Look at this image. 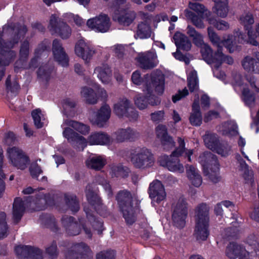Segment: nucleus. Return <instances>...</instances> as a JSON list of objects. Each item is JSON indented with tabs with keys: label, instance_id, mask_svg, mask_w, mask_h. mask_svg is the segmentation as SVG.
Returning <instances> with one entry per match:
<instances>
[{
	"label": "nucleus",
	"instance_id": "nucleus-2",
	"mask_svg": "<svg viewBox=\"0 0 259 259\" xmlns=\"http://www.w3.org/2000/svg\"><path fill=\"white\" fill-rule=\"evenodd\" d=\"M178 142L179 147L169 156L162 155L158 159L159 164L166 167L169 171L175 172L183 173L184 168L180 162L178 156L184 155L187 157L188 160L191 161V156L193 151L191 149H187L185 147V141L182 138H178Z\"/></svg>",
	"mask_w": 259,
	"mask_h": 259
},
{
	"label": "nucleus",
	"instance_id": "nucleus-26",
	"mask_svg": "<svg viewBox=\"0 0 259 259\" xmlns=\"http://www.w3.org/2000/svg\"><path fill=\"white\" fill-rule=\"evenodd\" d=\"M52 51L55 60L63 67L68 65V58L60 40L55 39L53 42Z\"/></svg>",
	"mask_w": 259,
	"mask_h": 259
},
{
	"label": "nucleus",
	"instance_id": "nucleus-39",
	"mask_svg": "<svg viewBox=\"0 0 259 259\" xmlns=\"http://www.w3.org/2000/svg\"><path fill=\"white\" fill-rule=\"evenodd\" d=\"M62 224L65 227H68L67 232L70 235H78L80 231L76 223H73V218L71 217L65 216L62 219Z\"/></svg>",
	"mask_w": 259,
	"mask_h": 259
},
{
	"label": "nucleus",
	"instance_id": "nucleus-49",
	"mask_svg": "<svg viewBox=\"0 0 259 259\" xmlns=\"http://www.w3.org/2000/svg\"><path fill=\"white\" fill-rule=\"evenodd\" d=\"M84 211L86 212L88 219L89 220L91 224H93V226L95 229L97 230L98 233H101L103 227V223L101 221L96 220L92 213H91L87 208H84Z\"/></svg>",
	"mask_w": 259,
	"mask_h": 259
},
{
	"label": "nucleus",
	"instance_id": "nucleus-9",
	"mask_svg": "<svg viewBox=\"0 0 259 259\" xmlns=\"http://www.w3.org/2000/svg\"><path fill=\"white\" fill-rule=\"evenodd\" d=\"M200 52L205 61L211 65L214 75L218 78H223L224 76L223 73H221L219 76L218 75V68L222 64L223 57L221 51L218 50L217 52L213 54L210 47L207 44H205L200 47Z\"/></svg>",
	"mask_w": 259,
	"mask_h": 259
},
{
	"label": "nucleus",
	"instance_id": "nucleus-1",
	"mask_svg": "<svg viewBox=\"0 0 259 259\" xmlns=\"http://www.w3.org/2000/svg\"><path fill=\"white\" fill-rule=\"evenodd\" d=\"M63 135L67 139L69 143L79 151L83 150L88 144L90 145H104L109 144L110 142V137L102 132H93L86 139L72 129L65 127L63 131Z\"/></svg>",
	"mask_w": 259,
	"mask_h": 259
},
{
	"label": "nucleus",
	"instance_id": "nucleus-43",
	"mask_svg": "<svg viewBox=\"0 0 259 259\" xmlns=\"http://www.w3.org/2000/svg\"><path fill=\"white\" fill-rule=\"evenodd\" d=\"M187 34L193 38L194 44L199 47H201L203 45H205L203 41V36L196 31L192 26H188L187 28Z\"/></svg>",
	"mask_w": 259,
	"mask_h": 259
},
{
	"label": "nucleus",
	"instance_id": "nucleus-64",
	"mask_svg": "<svg viewBox=\"0 0 259 259\" xmlns=\"http://www.w3.org/2000/svg\"><path fill=\"white\" fill-rule=\"evenodd\" d=\"M66 16L69 21L73 20L78 26H81L84 23L83 20L78 15H74L72 13L67 14Z\"/></svg>",
	"mask_w": 259,
	"mask_h": 259
},
{
	"label": "nucleus",
	"instance_id": "nucleus-30",
	"mask_svg": "<svg viewBox=\"0 0 259 259\" xmlns=\"http://www.w3.org/2000/svg\"><path fill=\"white\" fill-rule=\"evenodd\" d=\"M187 176L191 184L196 187H199L202 182L198 170L192 165L186 166Z\"/></svg>",
	"mask_w": 259,
	"mask_h": 259
},
{
	"label": "nucleus",
	"instance_id": "nucleus-8",
	"mask_svg": "<svg viewBox=\"0 0 259 259\" xmlns=\"http://www.w3.org/2000/svg\"><path fill=\"white\" fill-rule=\"evenodd\" d=\"M130 158L131 162L137 168H145L152 166L154 158L150 150L145 147L132 149Z\"/></svg>",
	"mask_w": 259,
	"mask_h": 259
},
{
	"label": "nucleus",
	"instance_id": "nucleus-29",
	"mask_svg": "<svg viewBox=\"0 0 259 259\" xmlns=\"http://www.w3.org/2000/svg\"><path fill=\"white\" fill-rule=\"evenodd\" d=\"M63 128V131L65 127L73 128L74 130L83 135H86L90 131V127L85 124L74 120L64 119L63 122L61 125Z\"/></svg>",
	"mask_w": 259,
	"mask_h": 259
},
{
	"label": "nucleus",
	"instance_id": "nucleus-11",
	"mask_svg": "<svg viewBox=\"0 0 259 259\" xmlns=\"http://www.w3.org/2000/svg\"><path fill=\"white\" fill-rule=\"evenodd\" d=\"M31 199V197L28 198L29 200ZM47 202L46 196L42 192L37 194L36 200H33L32 202L30 200L28 201V199L25 202L20 198H16L13 203V215L14 220L18 222L21 219L26 207L28 206V203H30L29 206H32L33 204L35 205L46 204Z\"/></svg>",
	"mask_w": 259,
	"mask_h": 259
},
{
	"label": "nucleus",
	"instance_id": "nucleus-31",
	"mask_svg": "<svg viewBox=\"0 0 259 259\" xmlns=\"http://www.w3.org/2000/svg\"><path fill=\"white\" fill-rule=\"evenodd\" d=\"M243 69L247 72L259 74V61L250 57H246L242 61Z\"/></svg>",
	"mask_w": 259,
	"mask_h": 259
},
{
	"label": "nucleus",
	"instance_id": "nucleus-3",
	"mask_svg": "<svg viewBox=\"0 0 259 259\" xmlns=\"http://www.w3.org/2000/svg\"><path fill=\"white\" fill-rule=\"evenodd\" d=\"M249 86L255 94H259V83L254 76L243 79L240 75L236 76L234 87L239 88L241 91V99L245 105L250 108L255 105V97L254 93L249 89Z\"/></svg>",
	"mask_w": 259,
	"mask_h": 259
},
{
	"label": "nucleus",
	"instance_id": "nucleus-40",
	"mask_svg": "<svg viewBox=\"0 0 259 259\" xmlns=\"http://www.w3.org/2000/svg\"><path fill=\"white\" fill-rule=\"evenodd\" d=\"M86 163L89 167L99 170L106 164V160L101 156H95L89 158Z\"/></svg>",
	"mask_w": 259,
	"mask_h": 259
},
{
	"label": "nucleus",
	"instance_id": "nucleus-19",
	"mask_svg": "<svg viewBox=\"0 0 259 259\" xmlns=\"http://www.w3.org/2000/svg\"><path fill=\"white\" fill-rule=\"evenodd\" d=\"M48 27L53 33H58L62 38H68L71 34L70 27L63 22L58 21V18L54 15L50 18Z\"/></svg>",
	"mask_w": 259,
	"mask_h": 259
},
{
	"label": "nucleus",
	"instance_id": "nucleus-16",
	"mask_svg": "<svg viewBox=\"0 0 259 259\" xmlns=\"http://www.w3.org/2000/svg\"><path fill=\"white\" fill-rule=\"evenodd\" d=\"M75 54L84 60L85 63L90 62L95 53L92 45L84 39H80L75 47Z\"/></svg>",
	"mask_w": 259,
	"mask_h": 259
},
{
	"label": "nucleus",
	"instance_id": "nucleus-22",
	"mask_svg": "<svg viewBox=\"0 0 259 259\" xmlns=\"http://www.w3.org/2000/svg\"><path fill=\"white\" fill-rule=\"evenodd\" d=\"M8 44L3 45L2 42V34L0 33V80L4 74L3 66L8 65L10 61L15 57L14 51L9 50Z\"/></svg>",
	"mask_w": 259,
	"mask_h": 259
},
{
	"label": "nucleus",
	"instance_id": "nucleus-54",
	"mask_svg": "<svg viewBox=\"0 0 259 259\" xmlns=\"http://www.w3.org/2000/svg\"><path fill=\"white\" fill-rule=\"evenodd\" d=\"M230 146L227 143H220L215 148L214 152L217 153L222 156H227L230 153Z\"/></svg>",
	"mask_w": 259,
	"mask_h": 259
},
{
	"label": "nucleus",
	"instance_id": "nucleus-28",
	"mask_svg": "<svg viewBox=\"0 0 259 259\" xmlns=\"http://www.w3.org/2000/svg\"><path fill=\"white\" fill-rule=\"evenodd\" d=\"M140 66L144 69H150L157 65L158 61L154 52L142 54L139 58Z\"/></svg>",
	"mask_w": 259,
	"mask_h": 259
},
{
	"label": "nucleus",
	"instance_id": "nucleus-62",
	"mask_svg": "<svg viewBox=\"0 0 259 259\" xmlns=\"http://www.w3.org/2000/svg\"><path fill=\"white\" fill-rule=\"evenodd\" d=\"M98 181L99 184L101 185L103 187L105 190L107 192L108 195L109 197L111 196L112 195V193L111 191V187L110 185L107 182V180L103 178H99Z\"/></svg>",
	"mask_w": 259,
	"mask_h": 259
},
{
	"label": "nucleus",
	"instance_id": "nucleus-52",
	"mask_svg": "<svg viewBox=\"0 0 259 259\" xmlns=\"http://www.w3.org/2000/svg\"><path fill=\"white\" fill-rule=\"evenodd\" d=\"M6 214L0 213V239L7 236L8 226L6 221Z\"/></svg>",
	"mask_w": 259,
	"mask_h": 259
},
{
	"label": "nucleus",
	"instance_id": "nucleus-57",
	"mask_svg": "<svg viewBox=\"0 0 259 259\" xmlns=\"http://www.w3.org/2000/svg\"><path fill=\"white\" fill-rule=\"evenodd\" d=\"M14 31L17 32V38L15 39L13 42H10L8 44V48L10 49L12 48L15 44L18 43V39L20 38L21 36H23L25 34L27 31V29L25 26L23 25L21 26L20 28H15Z\"/></svg>",
	"mask_w": 259,
	"mask_h": 259
},
{
	"label": "nucleus",
	"instance_id": "nucleus-46",
	"mask_svg": "<svg viewBox=\"0 0 259 259\" xmlns=\"http://www.w3.org/2000/svg\"><path fill=\"white\" fill-rule=\"evenodd\" d=\"M81 96L86 100V101L90 104H95L97 102V99L94 90L84 87L82 88L81 91Z\"/></svg>",
	"mask_w": 259,
	"mask_h": 259
},
{
	"label": "nucleus",
	"instance_id": "nucleus-42",
	"mask_svg": "<svg viewBox=\"0 0 259 259\" xmlns=\"http://www.w3.org/2000/svg\"><path fill=\"white\" fill-rule=\"evenodd\" d=\"M136 15L134 12L127 11L121 16H118L117 14H115L113 19L122 25L128 26L133 21Z\"/></svg>",
	"mask_w": 259,
	"mask_h": 259
},
{
	"label": "nucleus",
	"instance_id": "nucleus-18",
	"mask_svg": "<svg viewBox=\"0 0 259 259\" xmlns=\"http://www.w3.org/2000/svg\"><path fill=\"white\" fill-rule=\"evenodd\" d=\"M226 254L230 259H253L252 253L249 252L241 245L236 243H231L227 247Z\"/></svg>",
	"mask_w": 259,
	"mask_h": 259
},
{
	"label": "nucleus",
	"instance_id": "nucleus-33",
	"mask_svg": "<svg viewBox=\"0 0 259 259\" xmlns=\"http://www.w3.org/2000/svg\"><path fill=\"white\" fill-rule=\"evenodd\" d=\"M198 98L195 100L192 105V111L189 117L191 124L195 126H199L202 123V116L200 110Z\"/></svg>",
	"mask_w": 259,
	"mask_h": 259
},
{
	"label": "nucleus",
	"instance_id": "nucleus-45",
	"mask_svg": "<svg viewBox=\"0 0 259 259\" xmlns=\"http://www.w3.org/2000/svg\"><path fill=\"white\" fill-rule=\"evenodd\" d=\"M31 115L35 126L37 128L42 127L47 123L45 115L39 109H36L32 111Z\"/></svg>",
	"mask_w": 259,
	"mask_h": 259
},
{
	"label": "nucleus",
	"instance_id": "nucleus-24",
	"mask_svg": "<svg viewBox=\"0 0 259 259\" xmlns=\"http://www.w3.org/2000/svg\"><path fill=\"white\" fill-rule=\"evenodd\" d=\"M149 193L153 202L157 203L163 200L166 193L163 185L159 181H154L150 185Z\"/></svg>",
	"mask_w": 259,
	"mask_h": 259
},
{
	"label": "nucleus",
	"instance_id": "nucleus-32",
	"mask_svg": "<svg viewBox=\"0 0 259 259\" xmlns=\"http://www.w3.org/2000/svg\"><path fill=\"white\" fill-rule=\"evenodd\" d=\"M173 39L178 49L187 51L190 50L192 46L191 42L184 34L179 32H176Z\"/></svg>",
	"mask_w": 259,
	"mask_h": 259
},
{
	"label": "nucleus",
	"instance_id": "nucleus-25",
	"mask_svg": "<svg viewBox=\"0 0 259 259\" xmlns=\"http://www.w3.org/2000/svg\"><path fill=\"white\" fill-rule=\"evenodd\" d=\"M115 140L118 142L134 141L140 136L139 133L131 127L120 128L114 134Z\"/></svg>",
	"mask_w": 259,
	"mask_h": 259
},
{
	"label": "nucleus",
	"instance_id": "nucleus-5",
	"mask_svg": "<svg viewBox=\"0 0 259 259\" xmlns=\"http://www.w3.org/2000/svg\"><path fill=\"white\" fill-rule=\"evenodd\" d=\"M117 200L126 223L132 224L135 221V212L139 206V201L136 198L134 199L130 193L126 191L119 192Z\"/></svg>",
	"mask_w": 259,
	"mask_h": 259
},
{
	"label": "nucleus",
	"instance_id": "nucleus-61",
	"mask_svg": "<svg viewBox=\"0 0 259 259\" xmlns=\"http://www.w3.org/2000/svg\"><path fill=\"white\" fill-rule=\"evenodd\" d=\"M29 44L27 41H24L22 44L20 50V55L22 59H25L27 57L29 54Z\"/></svg>",
	"mask_w": 259,
	"mask_h": 259
},
{
	"label": "nucleus",
	"instance_id": "nucleus-34",
	"mask_svg": "<svg viewBox=\"0 0 259 259\" xmlns=\"http://www.w3.org/2000/svg\"><path fill=\"white\" fill-rule=\"evenodd\" d=\"M94 73L104 84H108L111 80V72L107 66H98L95 68Z\"/></svg>",
	"mask_w": 259,
	"mask_h": 259
},
{
	"label": "nucleus",
	"instance_id": "nucleus-47",
	"mask_svg": "<svg viewBox=\"0 0 259 259\" xmlns=\"http://www.w3.org/2000/svg\"><path fill=\"white\" fill-rule=\"evenodd\" d=\"M248 42L256 46L259 44V23L255 25L254 29H248L247 31Z\"/></svg>",
	"mask_w": 259,
	"mask_h": 259
},
{
	"label": "nucleus",
	"instance_id": "nucleus-13",
	"mask_svg": "<svg viewBox=\"0 0 259 259\" xmlns=\"http://www.w3.org/2000/svg\"><path fill=\"white\" fill-rule=\"evenodd\" d=\"M172 221L177 228H183L187 216V204L185 199L181 198L174 202L172 207Z\"/></svg>",
	"mask_w": 259,
	"mask_h": 259
},
{
	"label": "nucleus",
	"instance_id": "nucleus-44",
	"mask_svg": "<svg viewBox=\"0 0 259 259\" xmlns=\"http://www.w3.org/2000/svg\"><path fill=\"white\" fill-rule=\"evenodd\" d=\"M151 29L148 22H143L139 24L136 38H146L150 36Z\"/></svg>",
	"mask_w": 259,
	"mask_h": 259
},
{
	"label": "nucleus",
	"instance_id": "nucleus-12",
	"mask_svg": "<svg viewBox=\"0 0 259 259\" xmlns=\"http://www.w3.org/2000/svg\"><path fill=\"white\" fill-rule=\"evenodd\" d=\"M6 156L12 165L22 170L25 169L29 162L28 157L18 147H8L6 150Z\"/></svg>",
	"mask_w": 259,
	"mask_h": 259
},
{
	"label": "nucleus",
	"instance_id": "nucleus-37",
	"mask_svg": "<svg viewBox=\"0 0 259 259\" xmlns=\"http://www.w3.org/2000/svg\"><path fill=\"white\" fill-rule=\"evenodd\" d=\"M205 145L207 148L214 151L220 143L218 136L213 133L207 132L203 136Z\"/></svg>",
	"mask_w": 259,
	"mask_h": 259
},
{
	"label": "nucleus",
	"instance_id": "nucleus-59",
	"mask_svg": "<svg viewBox=\"0 0 259 259\" xmlns=\"http://www.w3.org/2000/svg\"><path fill=\"white\" fill-rule=\"evenodd\" d=\"M75 103L74 101L67 99L65 100L63 103V107L65 114L71 115V113H69L71 109L75 107Z\"/></svg>",
	"mask_w": 259,
	"mask_h": 259
},
{
	"label": "nucleus",
	"instance_id": "nucleus-41",
	"mask_svg": "<svg viewBox=\"0 0 259 259\" xmlns=\"http://www.w3.org/2000/svg\"><path fill=\"white\" fill-rule=\"evenodd\" d=\"M188 85L191 92L197 91L198 88V80L197 72L192 69L187 70Z\"/></svg>",
	"mask_w": 259,
	"mask_h": 259
},
{
	"label": "nucleus",
	"instance_id": "nucleus-6",
	"mask_svg": "<svg viewBox=\"0 0 259 259\" xmlns=\"http://www.w3.org/2000/svg\"><path fill=\"white\" fill-rule=\"evenodd\" d=\"M132 82L136 85H143L145 87L146 83L148 82V86L155 88V91L158 94H162L164 89V76L160 71L157 70L153 72L150 75H146L144 80L141 77V73L138 70L134 72L132 75Z\"/></svg>",
	"mask_w": 259,
	"mask_h": 259
},
{
	"label": "nucleus",
	"instance_id": "nucleus-36",
	"mask_svg": "<svg viewBox=\"0 0 259 259\" xmlns=\"http://www.w3.org/2000/svg\"><path fill=\"white\" fill-rule=\"evenodd\" d=\"M214 6L213 12L220 17H226L228 13L227 0H213Z\"/></svg>",
	"mask_w": 259,
	"mask_h": 259
},
{
	"label": "nucleus",
	"instance_id": "nucleus-58",
	"mask_svg": "<svg viewBox=\"0 0 259 259\" xmlns=\"http://www.w3.org/2000/svg\"><path fill=\"white\" fill-rule=\"evenodd\" d=\"M16 137L12 132H8L4 134L2 143L5 145H10L15 141Z\"/></svg>",
	"mask_w": 259,
	"mask_h": 259
},
{
	"label": "nucleus",
	"instance_id": "nucleus-50",
	"mask_svg": "<svg viewBox=\"0 0 259 259\" xmlns=\"http://www.w3.org/2000/svg\"><path fill=\"white\" fill-rule=\"evenodd\" d=\"M86 194L89 203L97 209L96 205H99L100 204V200L98 195L90 190V186L87 188Z\"/></svg>",
	"mask_w": 259,
	"mask_h": 259
},
{
	"label": "nucleus",
	"instance_id": "nucleus-63",
	"mask_svg": "<svg viewBox=\"0 0 259 259\" xmlns=\"http://www.w3.org/2000/svg\"><path fill=\"white\" fill-rule=\"evenodd\" d=\"M29 170L33 178L37 177L42 172L40 168L36 163H33L31 164Z\"/></svg>",
	"mask_w": 259,
	"mask_h": 259
},
{
	"label": "nucleus",
	"instance_id": "nucleus-51",
	"mask_svg": "<svg viewBox=\"0 0 259 259\" xmlns=\"http://www.w3.org/2000/svg\"><path fill=\"white\" fill-rule=\"evenodd\" d=\"M241 23L244 26L246 30L251 29V26L254 23V20L252 15L250 13L245 14L241 16L240 19Z\"/></svg>",
	"mask_w": 259,
	"mask_h": 259
},
{
	"label": "nucleus",
	"instance_id": "nucleus-60",
	"mask_svg": "<svg viewBox=\"0 0 259 259\" xmlns=\"http://www.w3.org/2000/svg\"><path fill=\"white\" fill-rule=\"evenodd\" d=\"M115 252L113 250L101 251L97 255V259H114Z\"/></svg>",
	"mask_w": 259,
	"mask_h": 259
},
{
	"label": "nucleus",
	"instance_id": "nucleus-38",
	"mask_svg": "<svg viewBox=\"0 0 259 259\" xmlns=\"http://www.w3.org/2000/svg\"><path fill=\"white\" fill-rule=\"evenodd\" d=\"M184 13L186 17L190 20L196 27L198 28L204 27L203 19H204L205 16V14L195 15L192 12L187 9L185 10Z\"/></svg>",
	"mask_w": 259,
	"mask_h": 259
},
{
	"label": "nucleus",
	"instance_id": "nucleus-27",
	"mask_svg": "<svg viewBox=\"0 0 259 259\" xmlns=\"http://www.w3.org/2000/svg\"><path fill=\"white\" fill-rule=\"evenodd\" d=\"M15 252L20 257H30L34 259H41L42 252L39 249L28 246H17Z\"/></svg>",
	"mask_w": 259,
	"mask_h": 259
},
{
	"label": "nucleus",
	"instance_id": "nucleus-4",
	"mask_svg": "<svg viewBox=\"0 0 259 259\" xmlns=\"http://www.w3.org/2000/svg\"><path fill=\"white\" fill-rule=\"evenodd\" d=\"M194 236L198 241L206 240L209 234V207L205 204L199 205L195 209Z\"/></svg>",
	"mask_w": 259,
	"mask_h": 259
},
{
	"label": "nucleus",
	"instance_id": "nucleus-17",
	"mask_svg": "<svg viewBox=\"0 0 259 259\" xmlns=\"http://www.w3.org/2000/svg\"><path fill=\"white\" fill-rule=\"evenodd\" d=\"M88 26L96 31L106 32L110 27V18L105 14L90 19L87 22Z\"/></svg>",
	"mask_w": 259,
	"mask_h": 259
},
{
	"label": "nucleus",
	"instance_id": "nucleus-20",
	"mask_svg": "<svg viewBox=\"0 0 259 259\" xmlns=\"http://www.w3.org/2000/svg\"><path fill=\"white\" fill-rule=\"evenodd\" d=\"M74 252L68 253L66 259H92L93 253L90 247L84 243L76 244Z\"/></svg>",
	"mask_w": 259,
	"mask_h": 259
},
{
	"label": "nucleus",
	"instance_id": "nucleus-14",
	"mask_svg": "<svg viewBox=\"0 0 259 259\" xmlns=\"http://www.w3.org/2000/svg\"><path fill=\"white\" fill-rule=\"evenodd\" d=\"M111 110L110 106L105 104L96 111L90 113L89 120L94 125L99 127L105 126L110 118Z\"/></svg>",
	"mask_w": 259,
	"mask_h": 259
},
{
	"label": "nucleus",
	"instance_id": "nucleus-53",
	"mask_svg": "<svg viewBox=\"0 0 259 259\" xmlns=\"http://www.w3.org/2000/svg\"><path fill=\"white\" fill-rule=\"evenodd\" d=\"M66 203L71 210L73 212H76L79 210V207L78 202L76 200V197L74 195L66 196Z\"/></svg>",
	"mask_w": 259,
	"mask_h": 259
},
{
	"label": "nucleus",
	"instance_id": "nucleus-21",
	"mask_svg": "<svg viewBox=\"0 0 259 259\" xmlns=\"http://www.w3.org/2000/svg\"><path fill=\"white\" fill-rule=\"evenodd\" d=\"M156 138L159 139L165 150H169L175 146L172 138L168 134L166 127L162 124L158 125L155 128Z\"/></svg>",
	"mask_w": 259,
	"mask_h": 259
},
{
	"label": "nucleus",
	"instance_id": "nucleus-15",
	"mask_svg": "<svg viewBox=\"0 0 259 259\" xmlns=\"http://www.w3.org/2000/svg\"><path fill=\"white\" fill-rule=\"evenodd\" d=\"M207 30L210 41L218 47V50L221 51L223 46H225L231 53L237 50L236 42L234 41L236 39L233 36H229L227 39L223 40L220 39L211 28L208 27Z\"/></svg>",
	"mask_w": 259,
	"mask_h": 259
},
{
	"label": "nucleus",
	"instance_id": "nucleus-56",
	"mask_svg": "<svg viewBox=\"0 0 259 259\" xmlns=\"http://www.w3.org/2000/svg\"><path fill=\"white\" fill-rule=\"evenodd\" d=\"M208 22L210 24L213 25L219 30H226L229 28V24L224 20L217 21L214 19H208Z\"/></svg>",
	"mask_w": 259,
	"mask_h": 259
},
{
	"label": "nucleus",
	"instance_id": "nucleus-10",
	"mask_svg": "<svg viewBox=\"0 0 259 259\" xmlns=\"http://www.w3.org/2000/svg\"><path fill=\"white\" fill-rule=\"evenodd\" d=\"M113 111L119 117H126L131 121L137 120L139 117L138 112L133 107L130 101L122 98L114 105Z\"/></svg>",
	"mask_w": 259,
	"mask_h": 259
},
{
	"label": "nucleus",
	"instance_id": "nucleus-35",
	"mask_svg": "<svg viewBox=\"0 0 259 259\" xmlns=\"http://www.w3.org/2000/svg\"><path fill=\"white\" fill-rule=\"evenodd\" d=\"M218 128V131L224 135L233 136L238 134L237 126L233 121L225 122Z\"/></svg>",
	"mask_w": 259,
	"mask_h": 259
},
{
	"label": "nucleus",
	"instance_id": "nucleus-23",
	"mask_svg": "<svg viewBox=\"0 0 259 259\" xmlns=\"http://www.w3.org/2000/svg\"><path fill=\"white\" fill-rule=\"evenodd\" d=\"M145 87L143 89V91L146 94H138L135 97L134 100L135 105L140 110H144L148 107L149 104V100L152 94L155 90V88L152 86H148V82L146 83Z\"/></svg>",
	"mask_w": 259,
	"mask_h": 259
},
{
	"label": "nucleus",
	"instance_id": "nucleus-7",
	"mask_svg": "<svg viewBox=\"0 0 259 259\" xmlns=\"http://www.w3.org/2000/svg\"><path fill=\"white\" fill-rule=\"evenodd\" d=\"M198 161L202 165L204 174L212 182L216 183L220 181V165L216 156L210 152H205L199 156Z\"/></svg>",
	"mask_w": 259,
	"mask_h": 259
},
{
	"label": "nucleus",
	"instance_id": "nucleus-48",
	"mask_svg": "<svg viewBox=\"0 0 259 259\" xmlns=\"http://www.w3.org/2000/svg\"><path fill=\"white\" fill-rule=\"evenodd\" d=\"M245 241L254 249V252L252 251L249 253L250 254L252 253L253 259L256 255H259V243L257 242L256 236L254 234H250L247 237Z\"/></svg>",
	"mask_w": 259,
	"mask_h": 259
},
{
	"label": "nucleus",
	"instance_id": "nucleus-55",
	"mask_svg": "<svg viewBox=\"0 0 259 259\" xmlns=\"http://www.w3.org/2000/svg\"><path fill=\"white\" fill-rule=\"evenodd\" d=\"M189 8L195 12L198 15L201 14L207 15V14L209 13V12L205 9V7L202 5L197 3H190Z\"/></svg>",
	"mask_w": 259,
	"mask_h": 259
}]
</instances>
